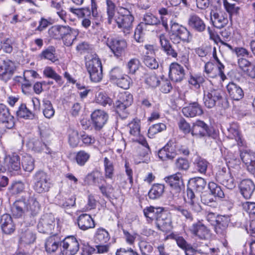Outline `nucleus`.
I'll return each instance as SVG.
<instances>
[{
    "mask_svg": "<svg viewBox=\"0 0 255 255\" xmlns=\"http://www.w3.org/2000/svg\"><path fill=\"white\" fill-rule=\"evenodd\" d=\"M85 182L89 185H95L99 187L102 195L107 198L114 190L113 186L107 184L106 179L99 170H96L89 173L85 177Z\"/></svg>",
    "mask_w": 255,
    "mask_h": 255,
    "instance_id": "f257e3e1",
    "label": "nucleus"
},
{
    "mask_svg": "<svg viewBox=\"0 0 255 255\" xmlns=\"http://www.w3.org/2000/svg\"><path fill=\"white\" fill-rule=\"evenodd\" d=\"M223 91L219 89L214 88L210 82L205 83L203 87V103L205 106L211 109L216 104L223 100Z\"/></svg>",
    "mask_w": 255,
    "mask_h": 255,
    "instance_id": "f03ea898",
    "label": "nucleus"
},
{
    "mask_svg": "<svg viewBox=\"0 0 255 255\" xmlns=\"http://www.w3.org/2000/svg\"><path fill=\"white\" fill-rule=\"evenodd\" d=\"M114 21L117 23L118 27L125 33H129L132 27L134 16L128 8L121 7L118 12Z\"/></svg>",
    "mask_w": 255,
    "mask_h": 255,
    "instance_id": "7ed1b4c3",
    "label": "nucleus"
},
{
    "mask_svg": "<svg viewBox=\"0 0 255 255\" xmlns=\"http://www.w3.org/2000/svg\"><path fill=\"white\" fill-rule=\"evenodd\" d=\"M87 70L91 80L94 82H99L103 78V69L101 61L96 54L86 63Z\"/></svg>",
    "mask_w": 255,
    "mask_h": 255,
    "instance_id": "20e7f679",
    "label": "nucleus"
},
{
    "mask_svg": "<svg viewBox=\"0 0 255 255\" xmlns=\"http://www.w3.org/2000/svg\"><path fill=\"white\" fill-rule=\"evenodd\" d=\"M191 38L190 32L186 27L176 22L171 24L170 38L173 43L179 44L181 41L189 42Z\"/></svg>",
    "mask_w": 255,
    "mask_h": 255,
    "instance_id": "39448f33",
    "label": "nucleus"
},
{
    "mask_svg": "<svg viewBox=\"0 0 255 255\" xmlns=\"http://www.w3.org/2000/svg\"><path fill=\"white\" fill-rule=\"evenodd\" d=\"M33 189L38 193H45L49 191L51 187L50 179L47 174L39 170L33 176Z\"/></svg>",
    "mask_w": 255,
    "mask_h": 255,
    "instance_id": "423d86ee",
    "label": "nucleus"
},
{
    "mask_svg": "<svg viewBox=\"0 0 255 255\" xmlns=\"http://www.w3.org/2000/svg\"><path fill=\"white\" fill-rule=\"evenodd\" d=\"M188 231L197 239L207 240L211 237V231L202 220H197L189 227Z\"/></svg>",
    "mask_w": 255,
    "mask_h": 255,
    "instance_id": "0eeeda50",
    "label": "nucleus"
},
{
    "mask_svg": "<svg viewBox=\"0 0 255 255\" xmlns=\"http://www.w3.org/2000/svg\"><path fill=\"white\" fill-rule=\"evenodd\" d=\"M61 248L63 255H75L79 250V243L75 237L68 236L62 240Z\"/></svg>",
    "mask_w": 255,
    "mask_h": 255,
    "instance_id": "6e6552de",
    "label": "nucleus"
},
{
    "mask_svg": "<svg viewBox=\"0 0 255 255\" xmlns=\"http://www.w3.org/2000/svg\"><path fill=\"white\" fill-rule=\"evenodd\" d=\"M105 43L115 56L118 57L124 53L127 46V42L125 39L112 36L108 37Z\"/></svg>",
    "mask_w": 255,
    "mask_h": 255,
    "instance_id": "1a4fd4ad",
    "label": "nucleus"
},
{
    "mask_svg": "<svg viewBox=\"0 0 255 255\" xmlns=\"http://www.w3.org/2000/svg\"><path fill=\"white\" fill-rule=\"evenodd\" d=\"M214 131L204 121L197 120L192 125V135L196 138L212 136Z\"/></svg>",
    "mask_w": 255,
    "mask_h": 255,
    "instance_id": "9d476101",
    "label": "nucleus"
},
{
    "mask_svg": "<svg viewBox=\"0 0 255 255\" xmlns=\"http://www.w3.org/2000/svg\"><path fill=\"white\" fill-rule=\"evenodd\" d=\"M16 69L15 63L8 59L0 58V79L6 82Z\"/></svg>",
    "mask_w": 255,
    "mask_h": 255,
    "instance_id": "9b49d317",
    "label": "nucleus"
},
{
    "mask_svg": "<svg viewBox=\"0 0 255 255\" xmlns=\"http://www.w3.org/2000/svg\"><path fill=\"white\" fill-rule=\"evenodd\" d=\"M216 179L218 182L229 189H233L236 186L232 173L226 168H222L218 171Z\"/></svg>",
    "mask_w": 255,
    "mask_h": 255,
    "instance_id": "f8f14e48",
    "label": "nucleus"
},
{
    "mask_svg": "<svg viewBox=\"0 0 255 255\" xmlns=\"http://www.w3.org/2000/svg\"><path fill=\"white\" fill-rule=\"evenodd\" d=\"M55 225V218L52 214H46L41 216L37 225L38 231L43 234H50Z\"/></svg>",
    "mask_w": 255,
    "mask_h": 255,
    "instance_id": "ddd939ff",
    "label": "nucleus"
},
{
    "mask_svg": "<svg viewBox=\"0 0 255 255\" xmlns=\"http://www.w3.org/2000/svg\"><path fill=\"white\" fill-rule=\"evenodd\" d=\"M91 118L92 126L95 130L100 131L107 123L109 116L105 111L97 110L91 114Z\"/></svg>",
    "mask_w": 255,
    "mask_h": 255,
    "instance_id": "4468645a",
    "label": "nucleus"
},
{
    "mask_svg": "<svg viewBox=\"0 0 255 255\" xmlns=\"http://www.w3.org/2000/svg\"><path fill=\"white\" fill-rule=\"evenodd\" d=\"M210 18L214 26L219 29L225 27L229 22L228 14L219 9H212L210 12Z\"/></svg>",
    "mask_w": 255,
    "mask_h": 255,
    "instance_id": "2eb2a0df",
    "label": "nucleus"
},
{
    "mask_svg": "<svg viewBox=\"0 0 255 255\" xmlns=\"http://www.w3.org/2000/svg\"><path fill=\"white\" fill-rule=\"evenodd\" d=\"M187 25L191 29L199 32L204 31L206 28L204 21L195 13H192L189 15Z\"/></svg>",
    "mask_w": 255,
    "mask_h": 255,
    "instance_id": "dca6fc26",
    "label": "nucleus"
},
{
    "mask_svg": "<svg viewBox=\"0 0 255 255\" xmlns=\"http://www.w3.org/2000/svg\"><path fill=\"white\" fill-rule=\"evenodd\" d=\"M182 177V174L178 172L175 174L164 178L165 182L172 188V190H175V194L179 193L182 188L184 187V183Z\"/></svg>",
    "mask_w": 255,
    "mask_h": 255,
    "instance_id": "f3484780",
    "label": "nucleus"
},
{
    "mask_svg": "<svg viewBox=\"0 0 255 255\" xmlns=\"http://www.w3.org/2000/svg\"><path fill=\"white\" fill-rule=\"evenodd\" d=\"M241 194L246 199H249L252 196L255 190V184L250 179L241 180L238 185Z\"/></svg>",
    "mask_w": 255,
    "mask_h": 255,
    "instance_id": "a211bd4d",
    "label": "nucleus"
},
{
    "mask_svg": "<svg viewBox=\"0 0 255 255\" xmlns=\"http://www.w3.org/2000/svg\"><path fill=\"white\" fill-rule=\"evenodd\" d=\"M230 219L227 216H218L216 219L214 230L221 238H226Z\"/></svg>",
    "mask_w": 255,
    "mask_h": 255,
    "instance_id": "6ab92c4d",
    "label": "nucleus"
},
{
    "mask_svg": "<svg viewBox=\"0 0 255 255\" xmlns=\"http://www.w3.org/2000/svg\"><path fill=\"white\" fill-rule=\"evenodd\" d=\"M182 112L184 116L188 118L199 116L204 113L202 106L197 101L190 103L182 109Z\"/></svg>",
    "mask_w": 255,
    "mask_h": 255,
    "instance_id": "aec40b11",
    "label": "nucleus"
},
{
    "mask_svg": "<svg viewBox=\"0 0 255 255\" xmlns=\"http://www.w3.org/2000/svg\"><path fill=\"white\" fill-rule=\"evenodd\" d=\"M169 76L172 81H181L185 76V71L182 66L177 63H172L169 67Z\"/></svg>",
    "mask_w": 255,
    "mask_h": 255,
    "instance_id": "412c9836",
    "label": "nucleus"
},
{
    "mask_svg": "<svg viewBox=\"0 0 255 255\" xmlns=\"http://www.w3.org/2000/svg\"><path fill=\"white\" fill-rule=\"evenodd\" d=\"M226 89L229 97L233 100L239 101L244 96L242 88L233 82H230L227 85Z\"/></svg>",
    "mask_w": 255,
    "mask_h": 255,
    "instance_id": "4be33fe9",
    "label": "nucleus"
},
{
    "mask_svg": "<svg viewBox=\"0 0 255 255\" xmlns=\"http://www.w3.org/2000/svg\"><path fill=\"white\" fill-rule=\"evenodd\" d=\"M62 240L57 235L48 237L45 241V248L48 253L55 252L59 247H61Z\"/></svg>",
    "mask_w": 255,
    "mask_h": 255,
    "instance_id": "5701e85b",
    "label": "nucleus"
},
{
    "mask_svg": "<svg viewBox=\"0 0 255 255\" xmlns=\"http://www.w3.org/2000/svg\"><path fill=\"white\" fill-rule=\"evenodd\" d=\"M79 228L83 231L94 228L95 227V222L91 216L87 214L80 215L77 219Z\"/></svg>",
    "mask_w": 255,
    "mask_h": 255,
    "instance_id": "b1692460",
    "label": "nucleus"
},
{
    "mask_svg": "<svg viewBox=\"0 0 255 255\" xmlns=\"http://www.w3.org/2000/svg\"><path fill=\"white\" fill-rule=\"evenodd\" d=\"M228 136L230 138H234L239 146H244L245 141L242 138L239 130V127L236 124L233 123L227 128Z\"/></svg>",
    "mask_w": 255,
    "mask_h": 255,
    "instance_id": "393cba45",
    "label": "nucleus"
},
{
    "mask_svg": "<svg viewBox=\"0 0 255 255\" xmlns=\"http://www.w3.org/2000/svg\"><path fill=\"white\" fill-rule=\"evenodd\" d=\"M164 213L162 207H147L143 210V214L148 222L156 221L157 219Z\"/></svg>",
    "mask_w": 255,
    "mask_h": 255,
    "instance_id": "a878e982",
    "label": "nucleus"
},
{
    "mask_svg": "<svg viewBox=\"0 0 255 255\" xmlns=\"http://www.w3.org/2000/svg\"><path fill=\"white\" fill-rule=\"evenodd\" d=\"M26 204L24 200L16 201L11 207V213L13 217L19 218L26 214Z\"/></svg>",
    "mask_w": 255,
    "mask_h": 255,
    "instance_id": "bb28decb",
    "label": "nucleus"
},
{
    "mask_svg": "<svg viewBox=\"0 0 255 255\" xmlns=\"http://www.w3.org/2000/svg\"><path fill=\"white\" fill-rule=\"evenodd\" d=\"M1 228L5 234H11L15 230V225L11 216L8 214H3L0 220Z\"/></svg>",
    "mask_w": 255,
    "mask_h": 255,
    "instance_id": "cd10ccee",
    "label": "nucleus"
},
{
    "mask_svg": "<svg viewBox=\"0 0 255 255\" xmlns=\"http://www.w3.org/2000/svg\"><path fill=\"white\" fill-rule=\"evenodd\" d=\"M26 215L32 217L36 216L39 212L40 206L36 198L30 197L26 201Z\"/></svg>",
    "mask_w": 255,
    "mask_h": 255,
    "instance_id": "c85d7f7f",
    "label": "nucleus"
},
{
    "mask_svg": "<svg viewBox=\"0 0 255 255\" xmlns=\"http://www.w3.org/2000/svg\"><path fill=\"white\" fill-rule=\"evenodd\" d=\"M5 162L8 170L10 172L17 171L20 168V157L15 153L6 157Z\"/></svg>",
    "mask_w": 255,
    "mask_h": 255,
    "instance_id": "c756f323",
    "label": "nucleus"
},
{
    "mask_svg": "<svg viewBox=\"0 0 255 255\" xmlns=\"http://www.w3.org/2000/svg\"><path fill=\"white\" fill-rule=\"evenodd\" d=\"M66 31H67L64 34L62 40L65 45L70 46L72 45L74 41L76 40L77 36L79 34V30L68 26Z\"/></svg>",
    "mask_w": 255,
    "mask_h": 255,
    "instance_id": "7c9ffc66",
    "label": "nucleus"
},
{
    "mask_svg": "<svg viewBox=\"0 0 255 255\" xmlns=\"http://www.w3.org/2000/svg\"><path fill=\"white\" fill-rule=\"evenodd\" d=\"M165 190L164 184L155 183L153 184L148 192V196L150 199L156 200L162 196Z\"/></svg>",
    "mask_w": 255,
    "mask_h": 255,
    "instance_id": "2f4dec72",
    "label": "nucleus"
},
{
    "mask_svg": "<svg viewBox=\"0 0 255 255\" xmlns=\"http://www.w3.org/2000/svg\"><path fill=\"white\" fill-rule=\"evenodd\" d=\"M155 224L159 230L163 232H167L171 228V221L164 212L155 221Z\"/></svg>",
    "mask_w": 255,
    "mask_h": 255,
    "instance_id": "473e14b6",
    "label": "nucleus"
},
{
    "mask_svg": "<svg viewBox=\"0 0 255 255\" xmlns=\"http://www.w3.org/2000/svg\"><path fill=\"white\" fill-rule=\"evenodd\" d=\"M110 236L109 232L104 228L97 229L94 236L95 242L97 244L104 245L110 240Z\"/></svg>",
    "mask_w": 255,
    "mask_h": 255,
    "instance_id": "72a5a7b5",
    "label": "nucleus"
},
{
    "mask_svg": "<svg viewBox=\"0 0 255 255\" xmlns=\"http://www.w3.org/2000/svg\"><path fill=\"white\" fill-rule=\"evenodd\" d=\"M58 198L59 205L64 209H69L75 205L76 198L74 196L59 195Z\"/></svg>",
    "mask_w": 255,
    "mask_h": 255,
    "instance_id": "f704fd0d",
    "label": "nucleus"
},
{
    "mask_svg": "<svg viewBox=\"0 0 255 255\" xmlns=\"http://www.w3.org/2000/svg\"><path fill=\"white\" fill-rule=\"evenodd\" d=\"M68 26L56 25L53 26L49 30V34L51 37L56 39H62L64 34L67 31Z\"/></svg>",
    "mask_w": 255,
    "mask_h": 255,
    "instance_id": "c9c22d12",
    "label": "nucleus"
},
{
    "mask_svg": "<svg viewBox=\"0 0 255 255\" xmlns=\"http://www.w3.org/2000/svg\"><path fill=\"white\" fill-rule=\"evenodd\" d=\"M190 185L192 189L195 190L196 194H199L204 189L206 185V182L204 179L197 177L191 179Z\"/></svg>",
    "mask_w": 255,
    "mask_h": 255,
    "instance_id": "e433bc0d",
    "label": "nucleus"
},
{
    "mask_svg": "<svg viewBox=\"0 0 255 255\" xmlns=\"http://www.w3.org/2000/svg\"><path fill=\"white\" fill-rule=\"evenodd\" d=\"M129 132L132 138L138 137L140 134V121L133 119L128 125Z\"/></svg>",
    "mask_w": 255,
    "mask_h": 255,
    "instance_id": "4c0bfd02",
    "label": "nucleus"
},
{
    "mask_svg": "<svg viewBox=\"0 0 255 255\" xmlns=\"http://www.w3.org/2000/svg\"><path fill=\"white\" fill-rule=\"evenodd\" d=\"M104 177L105 179H113L114 176V166L113 163L108 158L104 159Z\"/></svg>",
    "mask_w": 255,
    "mask_h": 255,
    "instance_id": "58836bf2",
    "label": "nucleus"
},
{
    "mask_svg": "<svg viewBox=\"0 0 255 255\" xmlns=\"http://www.w3.org/2000/svg\"><path fill=\"white\" fill-rule=\"evenodd\" d=\"M41 59H47L52 63L58 60L56 56L55 49L53 46H49L43 50L40 55Z\"/></svg>",
    "mask_w": 255,
    "mask_h": 255,
    "instance_id": "ea45409f",
    "label": "nucleus"
},
{
    "mask_svg": "<svg viewBox=\"0 0 255 255\" xmlns=\"http://www.w3.org/2000/svg\"><path fill=\"white\" fill-rule=\"evenodd\" d=\"M173 209L180 217H183L186 220H188L190 222L193 221L194 218L192 213L185 207L177 205L175 206Z\"/></svg>",
    "mask_w": 255,
    "mask_h": 255,
    "instance_id": "a19ab883",
    "label": "nucleus"
},
{
    "mask_svg": "<svg viewBox=\"0 0 255 255\" xmlns=\"http://www.w3.org/2000/svg\"><path fill=\"white\" fill-rule=\"evenodd\" d=\"M106 10L108 16V23L109 24L113 23L115 16L116 4L112 0H106Z\"/></svg>",
    "mask_w": 255,
    "mask_h": 255,
    "instance_id": "79ce46f5",
    "label": "nucleus"
},
{
    "mask_svg": "<svg viewBox=\"0 0 255 255\" xmlns=\"http://www.w3.org/2000/svg\"><path fill=\"white\" fill-rule=\"evenodd\" d=\"M147 25L143 22H141L136 26L134 31V39L138 42L143 41V36L146 31Z\"/></svg>",
    "mask_w": 255,
    "mask_h": 255,
    "instance_id": "37998d69",
    "label": "nucleus"
},
{
    "mask_svg": "<svg viewBox=\"0 0 255 255\" xmlns=\"http://www.w3.org/2000/svg\"><path fill=\"white\" fill-rule=\"evenodd\" d=\"M43 74L45 77L54 80L59 84L62 85L64 83L62 77L56 73L50 67H46L43 70Z\"/></svg>",
    "mask_w": 255,
    "mask_h": 255,
    "instance_id": "c03bdc74",
    "label": "nucleus"
},
{
    "mask_svg": "<svg viewBox=\"0 0 255 255\" xmlns=\"http://www.w3.org/2000/svg\"><path fill=\"white\" fill-rule=\"evenodd\" d=\"M43 114L44 117L47 119H50L53 117L55 110L51 102L47 99L43 100Z\"/></svg>",
    "mask_w": 255,
    "mask_h": 255,
    "instance_id": "a18cd8bd",
    "label": "nucleus"
},
{
    "mask_svg": "<svg viewBox=\"0 0 255 255\" xmlns=\"http://www.w3.org/2000/svg\"><path fill=\"white\" fill-rule=\"evenodd\" d=\"M240 156L243 162L247 166L255 160V152L247 149L241 150Z\"/></svg>",
    "mask_w": 255,
    "mask_h": 255,
    "instance_id": "49530a36",
    "label": "nucleus"
},
{
    "mask_svg": "<svg viewBox=\"0 0 255 255\" xmlns=\"http://www.w3.org/2000/svg\"><path fill=\"white\" fill-rule=\"evenodd\" d=\"M195 166L197 170L201 173H205L209 163L205 159L197 156L194 160Z\"/></svg>",
    "mask_w": 255,
    "mask_h": 255,
    "instance_id": "de8ad7c7",
    "label": "nucleus"
},
{
    "mask_svg": "<svg viewBox=\"0 0 255 255\" xmlns=\"http://www.w3.org/2000/svg\"><path fill=\"white\" fill-rule=\"evenodd\" d=\"M90 154L85 150H80L77 152L75 160L76 163L81 166H84L89 160Z\"/></svg>",
    "mask_w": 255,
    "mask_h": 255,
    "instance_id": "09e8293b",
    "label": "nucleus"
},
{
    "mask_svg": "<svg viewBox=\"0 0 255 255\" xmlns=\"http://www.w3.org/2000/svg\"><path fill=\"white\" fill-rule=\"evenodd\" d=\"M69 11L72 13L74 14L79 18H83L85 16H91V10L88 7L83 8H75L71 7L69 8Z\"/></svg>",
    "mask_w": 255,
    "mask_h": 255,
    "instance_id": "8fccbe9b",
    "label": "nucleus"
},
{
    "mask_svg": "<svg viewBox=\"0 0 255 255\" xmlns=\"http://www.w3.org/2000/svg\"><path fill=\"white\" fill-rule=\"evenodd\" d=\"M116 110L119 116L122 119L127 118L129 114L128 108L129 107L117 101L115 104Z\"/></svg>",
    "mask_w": 255,
    "mask_h": 255,
    "instance_id": "3c124183",
    "label": "nucleus"
},
{
    "mask_svg": "<svg viewBox=\"0 0 255 255\" xmlns=\"http://www.w3.org/2000/svg\"><path fill=\"white\" fill-rule=\"evenodd\" d=\"M21 164L24 170L30 172L34 168V160L31 156H25L22 159Z\"/></svg>",
    "mask_w": 255,
    "mask_h": 255,
    "instance_id": "603ef678",
    "label": "nucleus"
},
{
    "mask_svg": "<svg viewBox=\"0 0 255 255\" xmlns=\"http://www.w3.org/2000/svg\"><path fill=\"white\" fill-rule=\"evenodd\" d=\"M12 118L8 108L5 105L0 104V122L8 123Z\"/></svg>",
    "mask_w": 255,
    "mask_h": 255,
    "instance_id": "864d4df0",
    "label": "nucleus"
},
{
    "mask_svg": "<svg viewBox=\"0 0 255 255\" xmlns=\"http://www.w3.org/2000/svg\"><path fill=\"white\" fill-rule=\"evenodd\" d=\"M166 128V125L163 123H158L151 126L148 131V136L149 138H152L155 134L161 132Z\"/></svg>",
    "mask_w": 255,
    "mask_h": 255,
    "instance_id": "5fc2aeb1",
    "label": "nucleus"
},
{
    "mask_svg": "<svg viewBox=\"0 0 255 255\" xmlns=\"http://www.w3.org/2000/svg\"><path fill=\"white\" fill-rule=\"evenodd\" d=\"M124 74L121 68L119 67H115L109 72L110 80L116 84Z\"/></svg>",
    "mask_w": 255,
    "mask_h": 255,
    "instance_id": "6e6d98bb",
    "label": "nucleus"
},
{
    "mask_svg": "<svg viewBox=\"0 0 255 255\" xmlns=\"http://www.w3.org/2000/svg\"><path fill=\"white\" fill-rule=\"evenodd\" d=\"M96 103L106 107L107 105L111 106L113 104V100L105 93L100 92L96 97Z\"/></svg>",
    "mask_w": 255,
    "mask_h": 255,
    "instance_id": "4d7b16f0",
    "label": "nucleus"
},
{
    "mask_svg": "<svg viewBox=\"0 0 255 255\" xmlns=\"http://www.w3.org/2000/svg\"><path fill=\"white\" fill-rule=\"evenodd\" d=\"M208 188L211 193L214 197L223 198L224 193L221 187L213 182H210L208 184Z\"/></svg>",
    "mask_w": 255,
    "mask_h": 255,
    "instance_id": "13d9d810",
    "label": "nucleus"
},
{
    "mask_svg": "<svg viewBox=\"0 0 255 255\" xmlns=\"http://www.w3.org/2000/svg\"><path fill=\"white\" fill-rule=\"evenodd\" d=\"M144 80L146 84L153 88L157 87L160 83L158 78L152 73L145 74Z\"/></svg>",
    "mask_w": 255,
    "mask_h": 255,
    "instance_id": "bf43d9fd",
    "label": "nucleus"
},
{
    "mask_svg": "<svg viewBox=\"0 0 255 255\" xmlns=\"http://www.w3.org/2000/svg\"><path fill=\"white\" fill-rule=\"evenodd\" d=\"M17 116L21 118L33 119L34 115L29 111L24 104H21L16 112Z\"/></svg>",
    "mask_w": 255,
    "mask_h": 255,
    "instance_id": "052dcab7",
    "label": "nucleus"
},
{
    "mask_svg": "<svg viewBox=\"0 0 255 255\" xmlns=\"http://www.w3.org/2000/svg\"><path fill=\"white\" fill-rule=\"evenodd\" d=\"M140 66V63L138 59L133 58L130 59L127 63V67L128 73L130 74H135L138 70Z\"/></svg>",
    "mask_w": 255,
    "mask_h": 255,
    "instance_id": "680f3d73",
    "label": "nucleus"
},
{
    "mask_svg": "<svg viewBox=\"0 0 255 255\" xmlns=\"http://www.w3.org/2000/svg\"><path fill=\"white\" fill-rule=\"evenodd\" d=\"M131 84V79L128 75L124 74L115 84L121 88L128 89Z\"/></svg>",
    "mask_w": 255,
    "mask_h": 255,
    "instance_id": "e2e57ef3",
    "label": "nucleus"
},
{
    "mask_svg": "<svg viewBox=\"0 0 255 255\" xmlns=\"http://www.w3.org/2000/svg\"><path fill=\"white\" fill-rule=\"evenodd\" d=\"M143 20L147 25H158L160 23L158 18L150 12H147L144 15Z\"/></svg>",
    "mask_w": 255,
    "mask_h": 255,
    "instance_id": "0e129e2a",
    "label": "nucleus"
},
{
    "mask_svg": "<svg viewBox=\"0 0 255 255\" xmlns=\"http://www.w3.org/2000/svg\"><path fill=\"white\" fill-rule=\"evenodd\" d=\"M169 237L170 239L175 240L178 246L182 250L189 245L183 237L178 234L172 233L169 236Z\"/></svg>",
    "mask_w": 255,
    "mask_h": 255,
    "instance_id": "69168bd1",
    "label": "nucleus"
},
{
    "mask_svg": "<svg viewBox=\"0 0 255 255\" xmlns=\"http://www.w3.org/2000/svg\"><path fill=\"white\" fill-rule=\"evenodd\" d=\"M20 239L22 242L29 244L34 242L36 237L31 231L27 230L21 235Z\"/></svg>",
    "mask_w": 255,
    "mask_h": 255,
    "instance_id": "338daca9",
    "label": "nucleus"
},
{
    "mask_svg": "<svg viewBox=\"0 0 255 255\" xmlns=\"http://www.w3.org/2000/svg\"><path fill=\"white\" fill-rule=\"evenodd\" d=\"M33 148L37 152L44 151L46 153H52L50 149L47 147V145L39 140H37L33 142Z\"/></svg>",
    "mask_w": 255,
    "mask_h": 255,
    "instance_id": "774afa93",
    "label": "nucleus"
}]
</instances>
